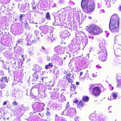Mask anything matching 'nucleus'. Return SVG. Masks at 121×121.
<instances>
[{"instance_id": "nucleus-60", "label": "nucleus", "mask_w": 121, "mask_h": 121, "mask_svg": "<svg viewBox=\"0 0 121 121\" xmlns=\"http://www.w3.org/2000/svg\"><path fill=\"white\" fill-rule=\"evenodd\" d=\"M72 63L70 62L69 63V67H71L72 65Z\"/></svg>"}, {"instance_id": "nucleus-32", "label": "nucleus", "mask_w": 121, "mask_h": 121, "mask_svg": "<svg viewBox=\"0 0 121 121\" xmlns=\"http://www.w3.org/2000/svg\"><path fill=\"white\" fill-rule=\"evenodd\" d=\"M23 44V42L22 39H18L17 42V43L16 44V47L17 46V44H21L22 45Z\"/></svg>"}, {"instance_id": "nucleus-36", "label": "nucleus", "mask_w": 121, "mask_h": 121, "mask_svg": "<svg viewBox=\"0 0 121 121\" xmlns=\"http://www.w3.org/2000/svg\"><path fill=\"white\" fill-rule=\"evenodd\" d=\"M6 86L5 84L4 83L1 82L0 84V87L1 89L4 88Z\"/></svg>"}, {"instance_id": "nucleus-10", "label": "nucleus", "mask_w": 121, "mask_h": 121, "mask_svg": "<svg viewBox=\"0 0 121 121\" xmlns=\"http://www.w3.org/2000/svg\"><path fill=\"white\" fill-rule=\"evenodd\" d=\"M101 92L100 88L98 87H96L93 88L92 94L95 96H99Z\"/></svg>"}, {"instance_id": "nucleus-38", "label": "nucleus", "mask_w": 121, "mask_h": 121, "mask_svg": "<svg viewBox=\"0 0 121 121\" xmlns=\"http://www.w3.org/2000/svg\"><path fill=\"white\" fill-rule=\"evenodd\" d=\"M43 104L42 105H43V106H43L42 107V108L40 109V110L41 111L42 110H43L44 107L45 105V104L44 103H39V105H39V107H41V106H40V105H41V104Z\"/></svg>"}, {"instance_id": "nucleus-26", "label": "nucleus", "mask_w": 121, "mask_h": 121, "mask_svg": "<svg viewBox=\"0 0 121 121\" xmlns=\"http://www.w3.org/2000/svg\"><path fill=\"white\" fill-rule=\"evenodd\" d=\"M25 15L23 14H22L20 15L19 17V21L21 23L23 22V19Z\"/></svg>"}, {"instance_id": "nucleus-57", "label": "nucleus", "mask_w": 121, "mask_h": 121, "mask_svg": "<svg viewBox=\"0 0 121 121\" xmlns=\"http://www.w3.org/2000/svg\"><path fill=\"white\" fill-rule=\"evenodd\" d=\"M8 101H4V102L3 103V105L4 106L7 104V102H8Z\"/></svg>"}, {"instance_id": "nucleus-4", "label": "nucleus", "mask_w": 121, "mask_h": 121, "mask_svg": "<svg viewBox=\"0 0 121 121\" xmlns=\"http://www.w3.org/2000/svg\"><path fill=\"white\" fill-rule=\"evenodd\" d=\"M119 25L118 17L115 14L112 16L110 18L109 24V29L112 32L114 33L118 32Z\"/></svg>"}, {"instance_id": "nucleus-48", "label": "nucleus", "mask_w": 121, "mask_h": 121, "mask_svg": "<svg viewBox=\"0 0 121 121\" xmlns=\"http://www.w3.org/2000/svg\"><path fill=\"white\" fill-rule=\"evenodd\" d=\"M80 119L78 117H76L75 119V121H79Z\"/></svg>"}, {"instance_id": "nucleus-41", "label": "nucleus", "mask_w": 121, "mask_h": 121, "mask_svg": "<svg viewBox=\"0 0 121 121\" xmlns=\"http://www.w3.org/2000/svg\"><path fill=\"white\" fill-rule=\"evenodd\" d=\"M25 28L27 29L30 30V27L28 25L27 23H26L25 24Z\"/></svg>"}, {"instance_id": "nucleus-64", "label": "nucleus", "mask_w": 121, "mask_h": 121, "mask_svg": "<svg viewBox=\"0 0 121 121\" xmlns=\"http://www.w3.org/2000/svg\"><path fill=\"white\" fill-rule=\"evenodd\" d=\"M92 49V48H90L89 49V52L91 51V50Z\"/></svg>"}, {"instance_id": "nucleus-31", "label": "nucleus", "mask_w": 121, "mask_h": 121, "mask_svg": "<svg viewBox=\"0 0 121 121\" xmlns=\"http://www.w3.org/2000/svg\"><path fill=\"white\" fill-rule=\"evenodd\" d=\"M83 106V104L82 101L80 100L78 104L77 107L80 108Z\"/></svg>"}, {"instance_id": "nucleus-55", "label": "nucleus", "mask_w": 121, "mask_h": 121, "mask_svg": "<svg viewBox=\"0 0 121 121\" xmlns=\"http://www.w3.org/2000/svg\"><path fill=\"white\" fill-rule=\"evenodd\" d=\"M105 12L104 10L103 9L101 10L100 11V13H104Z\"/></svg>"}, {"instance_id": "nucleus-2", "label": "nucleus", "mask_w": 121, "mask_h": 121, "mask_svg": "<svg viewBox=\"0 0 121 121\" xmlns=\"http://www.w3.org/2000/svg\"><path fill=\"white\" fill-rule=\"evenodd\" d=\"M75 36L74 39H73L72 41L80 44L82 43L83 46L85 47L88 43L87 38L85 34L82 31H77L75 33Z\"/></svg>"}, {"instance_id": "nucleus-44", "label": "nucleus", "mask_w": 121, "mask_h": 121, "mask_svg": "<svg viewBox=\"0 0 121 121\" xmlns=\"http://www.w3.org/2000/svg\"><path fill=\"white\" fill-rule=\"evenodd\" d=\"M117 86H121V79L120 80H119L117 83Z\"/></svg>"}, {"instance_id": "nucleus-6", "label": "nucleus", "mask_w": 121, "mask_h": 121, "mask_svg": "<svg viewBox=\"0 0 121 121\" xmlns=\"http://www.w3.org/2000/svg\"><path fill=\"white\" fill-rule=\"evenodd\" d=\"M86 28V29H88L87 30L89 32L93 35H96L100 34L102 31L100 28L95 25H92Z\"/></svg>"}, {"instance_id": "nucleus-37", "label": "nucleus", "mask_w": 121, "mask_h": 121, "mask_svg": "<svg viewBox=\"0 0 121 121\" xmlns=\"http://www.w3.org/2000/svg\"><path fill=\"white\" fill-rule=\"evenodd\" d=\"M29 20V22L31 23L37 24V23H35L34 21V20L33 18H30Z\"/></svg>"}, {"instance_id": "nucleus-51", "label": "nucleus", "mask_w": 121, "mask_h": 121, "mask_svg": "<svg viewBox=\"0 0 121 121\" xmlns=\"http://www.w3.org/2000/svg\"><path fill=\"white\" fill-rule=\"evenodd\" d=\"M71 8L69 7V6H68L66 8V9L68 11H69V10H71Z\"/></svg>"}, {"instance_id": "nucleus-11", "label": "nucleus", "mask_w": 121, "mask_h": 121, "mask_svg": "<svg viewBox=\"0 0 121 121\" xmlns=\"http://www.w3.org/2000/svg\"><path fill=\"white\" fill-rule=\"evenodd\" d=\"M54 50L56 53L62 54L64 53L65 48L60 46H59L54 48Z\"/></svg>"}, {"instance_id": "nucleus-22", "label": "nucleus", "mask_w": 121, "mask_h": 121, "mask_svg": "<svg viewBox=\"0 0 121 121\" xmlns=\"http://www.w3.org/2000/svg\"><path fill=\"white\" fill-rule=\"evenodd\" d=\"M68 25H69L70 26L69 27V28L71 30H75L77 27V25L73 23V22L71 23L70 24H69Z\"/></svg>"}, {"instance_id": "nucleus-46", "label": "nucleus", "mask_w": 121, "mask_h": 121, "mask_svg": "<svg viewBox=\"0 0 121 121\" xmlns=\"http://www.w3.org/2000/svg\"><path fill=\"white\" fill-rule=\"evenodd\" d=\"M76 59L75 58H73L71 60L70 62L72 63L76 61Z\"/></svg>"}, {"instance_id": "nucleus-34", "label": "nucleus", "mask_w": 121, "mask_h": 121, "mask_svg": "<svg viewBox=\"0 0 121 121\" xmlns=\"http://www.w3.org/2000/svg\"><path fill=\"white\" fill-rule=\"evenodd\" d=\"M76 88L75 86H74V85H72L70 89L71 91L72 92L74 91L75 90Z\"/></svg>"}, {"instance_id": "nucleus-5", "label": "nucleus", "mask_w": 121, "mask_h": 121, "mask_svg": "<svg viewBox=\"0 0 121 121\" xmlns=\"http://www.w3.org/2000/svg\"><path fill=\"white\" fill-rule=\"evenodd\" d=\"M39 38L37 36L32 37V34L29 33L27 35L26 39L27 41L26 45L28 46H30L39 41Z\"/></svg>"}, {"instance_id": "nucleus-42", "label": "nucleus", "mask_w": 121, "mask_h": 121, "mask_svg": "<svg viewBox=\"0 0 121 121\" xmlns=\"http://www.w3.org/2000/svg\"><path fill=\"white\" fill-rule=\"evenodd\" d=\"M34 33L37 36L38 35L39 33V31L38 30H35L34 31Z\"/></svg>"}, {"instance_id": "nucleus-15", "label": "nucleus", "mask_w": 121, "mask_h": 121, "mask_svg": "<svg viewBox=\"0 0 121 121\" xmlns=\"http://www.w3.org/2000/svg\"><path fill=\"white\" fill-rule=\"evenodd\" d=\"M52 0H45L43 1L41 4V6L43 8H45L48 6L49 4L50 5L52 4L50 1Z\"/></svg>"}, {"instance_id": "nucleus-23", "label": "nucleus", "mask_w": 121, "mask_h": 121, "mask_svg": "<svg viewBox=\"0 0 121 121\" xmlns=\"http://www.w3.org/2000/svg\"><path fill=\"white\" fill-rule=\"evenodd\" d=\"M115 55L118 56H121V50L120 49H117L114 52Z\"/></svg>"}, {"instance_id": "nucleus-49", "label": "nucleus", "mask_w": 121, "mask_h": 121, "mask_svg": "<svg viewBox=\"0 0 121 121\" xmlns=\"http://www.w3.org/2000/svg\"><path fill=\"white\" fill-rule=\"evenodd\" d=\"M51 113L48 112H47L46 113V115L47 116H50Z\"/></svg>"}, {"instance_id": "nucleus-53", "label": "nucleus", "mask_w": 121, "mask_h": 121, "mask_svg": "<svg viewBox=\"0 0 121 121\" xmlns=\"http://www.w3.org/2000/svg\"><path fill=\"white\" fill-rule=\"evenodd\" d=\"M35 4V1L34 0H33L31 2V4L32 6H34Z\"/></svg>"}, {"instance_id": "nucleus-16", "label": "nucleus", "mask_w": 121, "mask_h": 121, "mask_svg": "<svg viewBox=\"0 0 121 121\" xmlns=\"http://www.w3.org/2000/svg\"><path fill=\"white\" fill-rule=\"evenodd\" d=\"M39 29L45 34H46L48 31V26L47 25H44L40 26L39 27Z\"/></svg>"}, {"instance_id": "nucleus-40", "label": "nucleus", "mask_w": 121, "mask_h": 121, "mask_svg": "<svg viewBox=\"0 0 121 121\" xmlns=\"http://www.w3.org/2000/svg\"><path fill=\"white\" fill-rule=\"evenodd\" d=\"M71 47L72 48V50H76V45L75 44H73L72 45Z\"/></svg>"}, {"instance_id": "nucleus-27", "label": "nucleus", "mask_w": 121, "mask_h": 121, "mask_svg": "<svg viewBox=\"0 0 121 121\" xmlns=\"http://www.w3.org/2000/svg\"><path fill=\"white\" fill-rule=\"evenodd\" d=\"M89 98L88 96H84L82 98V101L84 102H87L89 100Z\"/></svg>"}, {"instance_id": "nucleus-12", "label": "nucleus", "mask_w": 121, "mask_h": 121, "mask_svg": "<svg viewBox=\"0 0 121 121\" xmlns=\"http://www.w3.org/2000/svg\"><path fill=\"white\" fill-rule=\"evenodd\" d=\"M42 105L43 104H41L40 105L41 107H39V103L36 102L34 103L32 106L33 109L35 111L37 112L38 111L40 112L41 111L40 109L42 108L43 106Z\"/></svg>"}, {"instance_id": "nucleus-58", "label": "nucleus", "mask_w": 121, "mask_h": 121, "mask_svg": "<svg viewBox=\"0 0 121 121\" xmlns=\"http://www.w3.org/2000/svg\"><path fill=\"white\" fill-rule=\"evenodd\" d=\"M73 103H77L78 102V100L77 99H76L75 101H73Z\"/></svg>"}, {"instance_id": "nucleus-18", "label": "nucleus", "mask_w": 121, "mask_h": 121, "mask_svg": "<svg viewBox=\"0 0 121 121\" xmlns=\"http://www.w3.org/2000/svg\"><path fill=\"white\" fill-rule=\"evenodd\" d=\"M74 17L76 18L78 21H80V16L82 15V13L80 12L75 11L74 13H73Z\"/></svg>"}, {"instance_id": "nucleus-21", "label": "nucleus", "mask_w": 121, "mask_h": 121, "mask_svg": "<svg viewBox=\"0 0 121 121\" xmlns=\"http://www.w3.org/2000/svg\"><path fill=\"white\" fill-rule=\"evenodd\" d=\"M55 22L56 23L57 25L60 26L61 25V20L59 17H56L54 18Z\"/></svg>"}, {"instance_id": "nucleus-14", "label": "nucleus", "mask_w": 121, "mask_h": 121, "mask_svg": "<svg viewBox=\"0 0 121 121\" xmlns=\"http://www.w3.org/2000/svg\"><path fill=\"white\" fill-rule=\"evenodd\" d=\"M70 35V33L67 30H65L61 33L60 36L61 38L64 39L65 38H69Z\"/></svg>"}, {"instance_id": "nucleus-3", "label": "nucleus", "mask_w": 121, "mask_h": 121, "mask_svg": "<svg viewBox=\"0 0 121 121\" xmlns=\"http://www.w3.org/2000/svg\"><path fill=\"white\" fill-rule=\"evenodd\" d=\"M81 5L83 11L86 13L92 11L95 8L94 0H82Z\"/></svg>"}, {"instance_id": "nucleus-45", "label": "nucleus", "mask_w": 121, "mask_h": 121, "mask_svg": "<svg viewBox=\"0 0 121 121\" xmlns=\"http://www.w3.org/2000/svg\"><path fill=\"white\" fill-rule=\"evenodd\" d=\"M13 105L14 106L17 105H18V103L16 101H14L12 103Z\"/></svg>"}, {"instance_id": "nucleus-9", "label": "nucleus", "mask_w": 121, "mask_h": 121, "mask_svg": "<svg viewBox=\"0 0 121 121\" xmlns=\"http://www.w3.org/2000/svg\"><path fill=\"white\" fill-rule=\"evenodd\" d=\"M10 31L14 35H19L21 33V31L19 28H15L13 25H11Z\"/></svg>"}, {"instance_id": "nucleus-59", "label": "nucleus", "mask_w": 121, "mask_h": 121, "mask_svg": "<svg viewBox=\"0 0 121 121\" xmlns=\"http://www.w3.org/2000/svg\"><path fill=\"white\" fill-rule=\"evenodd\" d=\"M60 61L59 62V64L60 65H61L63 63V62L62 61V60H61L60 59Z\"/></svg>"}, {"instance_id": "nucleus-30", "label": "nucleus", "mask_w": 121, "mask_h": 121, "mask_svg": "<svg viewBox=\"0 0 121 121\" xmlns=\"http://www.w3.org/2000/svg\"><path fill=\"white\" fill-rule=\"evenodd\" d=\"M106 2V4L108 7L109 8L110 7L111 4L110 3L111 0H105Z\"/></svg>"}, {"instance_id": "nucleus-61", "label": "nucleus", "mask_w": 121, "mask_h": 121, "mask_svg": "<svg viewBox=\"0 0 121 121\" xmlns=\"http://www.w3.org/2000/svg\"><path fill=\"white\" fill-rule=\"evenodd\" d=\"M70 4L71 5H73L75 4V3L72 1L70 2Z\"/></svg>"}, {"instance_id": "nucleus-62", "label": "nucleus", "mask_w": 121, "mask_h": 121, "mask_svg": "<svg viewBox=\"0 0 121 121\" xmlns=\"http://www.w3.org/2000/svg\"><path fill=\"white\" fill-rule=\"evenodd\" d=\"M45 17L43 18V20L42 21V22H43L45 21Z\"/></svg>"}, {"instance_id": "nucleus-24", "label": "nucleus", "mask_w": 121, "mask_h": 121, "mask_svg": "<svg viewBox=\"0 0 121 121\" xmlns=\"http://www.w3.org/2000/svg\"><path fill=\"white\" fill-rule=\"evenodd\" d=\"M22 58L20 59L19 58H16V61L15 62V63H16L17 62L18 63H20L24 60V56L22 55L21 56Z\"/></svg>"}, {"instance_id": "nucleus-25", "label": "nucleus", "mask_w": 121, "mask_h": 121, "mask_svg": "<svg viewBox=\"0 0 121 121\" xmlns=\"http://www.w3.org/2000/svg\"><path fill=\"white\" fill-rule=\"evenodd\" d=\"M96 116L95 114H92L90 117V118L92 121H95L96 119Z\"/></svg>"}, {"instance_id": "nucleus-43", "label": "nucleus", "mask_w": 121, "mask_h": 121, "mask_svg": "<svg viewBox=\"0 0 121 121\" xmlns=\"http://www.w3.org/2000/svg\"><path fill=\"white\" fill-rule=\"evenodd\" d=\"M53 31V30H51V32H50L49 35L48 36V37H49V38H52L53 37V35L52 33Z\"/></svg>"}, {"instance_id": "nucleus-19", "label": "nucleus", "mask_w": 121, "mask_h": 121, "mask_svg": "<svg viewBox=\"0 0 121 121\" xmlns=\"http://www.w3.org/2000/svg\"><path fill=\"white\" fill-rule=\"evenodd\" d=\"M72 74L71 73H68L66 75V79L67 80L68 82L72 83L73 82V81L72 79H71L70 77Z\"/></svg>"}, {"instance_id": "nucleus-1", "label": "nucleus", "mask_w": 121, "mask_h": 121, "mask_svg": "<svg viewBox=\"0 0 121 121\" xmlns=\"http://www.w3.org/2000/svg\"><path fill=\"white\" fill-rule=\"evenodd\" d=\"M105 43L106 41L104 39L101 40L97 52L99 55V59L103 61H106L107 59V53Z\"/></svg>"}, {"instance_id": "nucleus-56", "label": "nucleus", "mask_w": 121, "mask_h": 121, "mask_svg": "<svg viewBox=\"0 0 121 121\" xmlns=\"http://www.w3.org/2000/svg\"><path fill=\"white\" fill-rule=\"evenodd\" d=\"M34 67L35 68H38L39 67V66L38 65L35 64L34 65Z\"/></svg>"}, {"instance_id": "nucleus-13", "label": "nucleus", "mask_w": 121, "mask_h": 121, "mask_svg": "<svg viewBox=\"0 0 121 121\" xmlns=\"http://www.w3.org/2000/svg\"><path fill=\"white\" fill-rule=\"evenodd\" d=\"M35 72L33 74V78L32 80L33 82H35L39 78V74L40 73V71L38 69H36L35 70Z\"/></svg>"}, {"instance_id": "nucleus-63", "label": "nucleus", "mask_w": 121, "mask_h": 121, "mask_svg": "<svg viewBox=\"0 0 121 121\" xmlns=\"http://www.w3.org/2000/svg\"><path fill=\"white\" fill-rule=\"evenodd\" d=\"M29 54L30 55H31L32 54V51H29Z\"/></svg>"}, {"instance_id": "nucleus-7", "label": "nucleus", "mask_w": 121, "mask_h": 121, "mask_svg": "<svg viewBox=\"0 0 121 121\" xmlns=\"http://www.w3.org/2000/svg\"><path fill=\"white\" fill-rule=\"evenodd\" d=\"M76 113V109L74 108H70L69 109L65 108L61 114L62 115L72 116Z\"/></svg>"}, {"instance_id": "nucleus-54", "label": "nucleus", "mask_w": 121, "mask_h": 121, "mask_svg": "<svg viewBox=\"0 0 121 121\" xmlns=\"http://www.w3.org/2000/svg\"><path fill=\"white\" fill-rule=\"evenodd\" d=\"M33 11H34L36 9V8L35 6H32Z\"/></svg>"}, {"instance_id": "nucleus-20", "label": "nucleus", "mask_w": 121, "mask_h": 121, "mask_svg": "<svg viewBox=\"0 0 121 121\" xmlns=\"http://www.w3.org/2000/svg\"><path fill=\"white\" fill-rule=\"evenodd\" d=\"M117 96V95L115 92H113L112 93L111 95L108 97V99L110 100H111L113 99H116Z\"/></svg>"}, {"instance_id": "nucleus-35", "label": "nucleus", "mask_w": 121, "mask_h": 121, "mask_svg": "<svg viewBox=\"0 0 121 121\" xmlns=\"http://www.w3.org/2000/svg\"><path fill=\"white\" fill-rule=\"evenodd\" d=\"M46 19L48 20L50 19V16L49 12L47 13L46 15Z\"/></svg>"}, {"instance_id": "nucleus-28", "label": "nucleus", "mask_w": 121, "mask_h": 121, "mask_svg": "<svg viewBox=\"0 0 121 121\" xmlns=\"http://www.w3.org/2000/svg\"><path fill=\"white\" fill-rule=\"evenodd\" d=\"M53 57L54 59L56 60L57 61H58L60 59V57L57 54H54L53 55Z\"/></svg>"}, {"instance_id": "nucleus-17", "label": "nucleus", "mask_w": 121, "mask_h": 121, "mask_svg": "<svg viewBox=\"0 0 121 121\" xmlns=\"http://www.w3.org/2000/svg\"><path fill=\"white\" fill-rule=\"evenodd\" d=\"M55 96L58 98V100L61 102H63L66 100V98L64 95L62 94L56 93Z\"/></svg>"}, {"instance_id": "nucleus-52", "label": "nucleus", "mask_w": 121, "mask_h": 121, "mask_svg": "<svg viewBox=\"0 0 121 121\" xmlns=\"http://www.w3.org/2000/svg\"><path fill=\"white\" fill-rule=\"evenodd\" d=\"M51 39V40L52 42H53L55 40V38L53 37H52V38H50Z\"/></svg>"}, {"instance_id": "nucleus-39", "label": "nucleus", "mask_w": 121, "mask_h": 121, "mask_svg": "<svg viewBox=\"0 0 121 121\" xmlns=\"http://www.w3.org/2000/svg\"><path fill=\"white\" fill-rule=\"evenodd\" d=\"M52 63H50L48 64V65H47L45 66V68H48L49 67V66H50L52 67Z\"/></svg>"}, {"instance_id": "nucleus-47", "label": "nucleus", "mask_w": 121, "mask_h": 121, "mask_svg": "<svg viewBox=\"0 0 121 121\" xmlns=\"http://www.w3.org/2000/svg\"><path fill=\"white\" fill-rule=\"evenodd\" d=\"M89 38L93 40L94 39V37L92 35H90L88 36Z\"/></svg>"}, {"instance_id": "nucleus-8", "label": "nucleus", "mask_w": 121, "mask_h": 121, "mask_svg": "<svg viewBox=\"0 0 121 121\" xmlns=\"http://www.w3.org/2000/svg\"><path fill=\"white\" fill-rule=\"evenodd\" d=\"M29 4L28 3H26L23 4H19L18 7L20 10L22 12H25L27 9L29 8Z\"/></svg>"}, {"instance_id": "nucleus-33", "label": "nucleus", "mask_w": 121, "mask_h": 121, "mask_svg": "<svg viewBox=\"0 0 121 121\" xmlns=\"http://www.w3.org/2000/svg\"><path fill=\"white\" fill-rule=\"evenodd\" d=\"M81 15V19L82 21H83L84 20H85L86 19V15L85 14H83L82 13V15Z\"/></svg>"}, {"instance_id": "nucleus-50", "label": "nucleus", "mask_w": 121, "mask_h": 121, "mask_svg": "<svg viewBox=\"0 0 121 121\" xmlns=\"http://www.w3.org/2000/svg\"><path fill=\"white\" fill-rule=\"evenodd\" d=\"M69 107V102H68L65 108H68Z\"/></svg>"}, {"instance_id": "nucleus-29", "label": "nucleus", "mask_w": 121, "mask_h": 121, "mask_svg": "<svg viewBox=\"0 0 121 121\" xmlns=\"http://www.w3.org/2000/svg\"><path fill=\"white\" fill-rule=\"evenodd\" d=\"M0 81L1 82L4 83L6 82H7V78L6 77H3L0 80Z\"/></svg>"}]
</instances>
